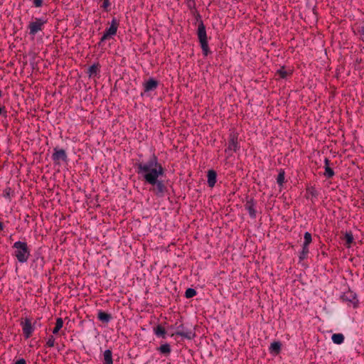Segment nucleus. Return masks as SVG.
<instances>
[{"label":"nucleus","mask_w":364,"mask_h":364,"mask_svg":"<svg viewBox=\"0 0 364 364\" xmlns=\"http://www.w3.org/2000/svg\"><path fill=\"white\" fill-rule=\"evenodd\" d=\"M139 168L146 172L144 178L152 185L151 191L158 196H162L166 191V186L158 177L164 173V168L157 163L156 158L152 156L150 161L144 165L140 164Z\"/></svg>","instance_id":"obj_1"},{"label":"nucleus","mask_w":364,"mask_h":364,"mask_svg":"<svg viewBox=\"0 0 364 364\" xmlns=\"http://www.w3.org/2000/svg\"><path fill=\"white\" fill-rule=\"evenodd\" d=\"M15 249L14 256L20 263L26 262L31 255V251L26 242L17 241L13 245Z\"/></svg>","instance_id":"obj_2"},{"label":"nucleus","mask_w":364,"mask_h":364,"mask_svg":"<svg viewBox=\"0 0 364 364\" xmlns=\"http://www.w3.org/2000/svg\"><path fill=\"white\" fill-rule=\"evenodd\" d=\"M47 23L48 19L46 18H33L27 26L28 34L35 36L38 33L44 30Z\"/></svg>","instance_id":"obj_3"},{"label":"nucleus","mask_w":364,"mask_h":364,"mask_svg":"<svg viewBox=\"0 0 364 364\" xmlns=\"http://www.w3.org/2000/svg\"><path fill=\"white\" fill-rule=\"evenodd\" d=\"M198 37L201 45L202 50L205 55H208L209 53V48L207 41V35L205 27L202 21H200L197 31Z\"/></svg>","instance_id":"obj_4"},{"label":"nucleus","mask_w":364,"mask_h":364,"mask_svg":"<svg viewBox=\"0 0 364 364\" xmlns=\"http://www.w3.org/2000/svg\"><path fill=\"white\" fill-rule=\"evenodd\" d=\"M119 23L116 18H113L111 22L110 26L107 28L102 38H100V41L99 44L100 45L102 42H105L107 40L112 38L114 36L116 35Z\"/></svg>","instance_id":"obj_5"},{"label":"nucleus","mask_w":364,"mask_h":364,"mask_svg":"<svg viewBox=\"0 0 364 364\" xmlns=\"http://www.w3.org/2000/svg\"><path fill=\"white\" fill-rule=\"evenodd\" d=\"M35 324L36 323H32L31 320L28 318H26L24 321L21 322V326L22 327V331L25 338H29L34 330H35Z\"/></svg>","instance_id":"obj_6"},{"label":"nucleus","mask_w":364,"mask_h":364,"mask_svg":"<svg viewBox=\"0 0 364 364\" xmlns=\"http://www.w3.org/2000/svg\"><path fill=\"white\" fill-rule=\"evenodd\" d=\"M53 151L54 152L51 158L55 164H60V161H66L68 160V156L64 149L55 148Z\"/></svg>","instance_id":"obj_7"},{"label":"nucleus","mask_w":364,"mask_h":364,"mask_svg":"<svg viewBox=\"0 0 364 364\" xmlns=\"http://www.w3.org/2000/svg\"><path fill=\"white\" fill-rule=\"evenodd\" d=\"M158 81L154 78H150L144 83V92L155 90L158 86Z\"/></svg>","instance_id":"obj_8"},{"label":"nucleus","mask_w":364,"mask_h":364,"mask_svg":"<svg viewBox=\"0 0 364 364\" xmlns=\"http://www.w3.org/2000/svg\"><path fill=\"white\" fill-rule=\"evenodd\" d=\"M237 149V134H231L230 139L228 144V147L226 151H236Z\"/></svg>","instance_id":"obj_9"},{"label":"nucleus","mask_w":364,"mask_h":364,"mask_svg":"<svg viewBox=\"0 0 364 364\" xmlns=\"http://www.w3.org/2000/svg\"><path fill=\"white\" fill-rule=\"evenodd\" d=\"M216 172L213 170H209L208 172V183L210 187H213L216 183Z\"/></svg>","instance_id":"obj_10"},{"label":"nucleus","mask_w":364,"mask_h":364,"mask_svg":"<svg viewBox=\"0 0 364 364\" xmlns=\"http://www.w3.org/2000/svg\"><path fill=\"white\" fill-rule=\"evenodd\" d=\"M97 318L103 323H108L111 320L112 316L105 311H99L97 314Z\"/></svg>","instance_id":"obj_11"},{"label":"nucleus","mask_w":364,"mask_h":364,"mask_svg":"<svg viewBox=\"0 0 364 364\" xmlns=\"http://www.w3.org/2000/svg\"><path fill=\"white\" fill-rule=\"evenodd\" d=\"M103 363L113 364L112 352L111 350H106L103 353Z\"/></svg>","instance_id":"obj_12"},{"label":"nucleus","mask_w":364,"mask_h":364,"mask_svg":"<svg viewBox=\"0 0 364 364\" xmlns=\"http://www.w3.org/2000/svg\"><path fill=\"white\" fill-rule=\"evenodd\" d=\"M100 72V65L98 63L93 64L88 69V74L90 77H93L97 75Z\"/></svg>","instance_id":"obj_13"},{"label":"nucleus","mask_w":364,"mask_h":364,"mask_svg":"<svg viewBox=\"0 0 364 364\" xmlns=\"http://www.w3.org/2000/svg\"><path fill=\"white\" fill-rule=\"evenodd\" d=\"M282 343L279 341L273 342L269 348L270 352L275 355L279 354L281 351Z\"/></svg>","instance_id":"obj_14"},{"label":"nucleus","mask_w":364,"mask_h":364,"mask_svg":"<svg viewBox=\"0 0 364 364\" xmlns=\"http://www.w3.org/2000/svg\"><path fill=\"white\" fill-rule=\"evenodd\" d=\"M324 175L327 178H331L334 175V172L331 168L329 167V160L325 159V173Z\"/></svg>","instance_id":"obj_15"},{"label":"nucleus","mask_w":364,"mask_h":364,"mask_svg":"<svg viewBox=\"0 0 364 364\" xmlns=\"http://www.w3.org/2000/svg\"><path fill=\"white\" fill-rule=\"evenodd\" d=\"M63 318H58L56 319L55 326L53 329V334H57L59 332V331L60 330V328L63 327Z\"/></svg>","instance_id":"obj_16"},{"label":"nucleus","mask_w":364,"mask_h":364,"mask_svg":"<svg viewBox=\"0 0 364 364\" xmlns=\"http://www.w3.org/2000/svg\"><path fill=\"white\" fill-rule=\"evenodd\" d=\"M175 334L181 336H183V337L186 338L188 339H191V338H193L195 336V333H193L192 331L184 332V331H176L175 333Z\"/></svg>","instance_id":"obj_17"},{"label":"nucleus","mask_w":364,"mask_h":364,"mask_svg":"<svg viewBox=\"0 0 364 364\" xmlns=\"http://www.w3.org/2000/svg\"><path fill=\"white\" fill-rule=\"evenodd\" d=\"M101 2L100 7L105 11L108 12L111 9V2L110 0H99Z\"/></svg>","instance_id":"obj_18"},{"label":"nucleus","mask_w":364,"mask_h":364,"mask_svg":"<svg viewBox=\"0 0 364 364\" xmlns=\"http://www.w3.org/2000/svg\"><path fill=\"white\" fill-rule=\"evenodd\" d=\"M332 340L333 343L336 344H341L344 340V337L341 333H335L332 336Z\"/></svg>","instance_id":"obj_19"},{"label":"nucleus","mask_w":364,"mask_h":364,"mask_svg":"<svg viewBox=\"0 0 364 364\" xmlns=\"http://www.w3.org/2000/svg\"><path fill=\"white\" fill-rule=\"evenodd\" d=\"M254 205L252 203V201H247V203H246V208L249 211V213L250 215L252 216V217H255V210L254 209Z\"/></svg>","instance_id":"obj_20"},{"label":"nucleus","mask_w":364,"mask_h":364,"mask_svg":"<svg viewBox=\"0 0 364 364\" xmlns=\"http://www.w3.org/2000/svg\"><path fill=\"white\" fill-rule=\"evenodd\" d=\"M159 350H160V352L161 353H164V354H169L171 352L170 346L167 343L161 345L159 347Z\"/></svg>","instance_id":"obj_21"},{"label":"nucleus","mask_w":364,"mask_h":364,"mask_svg":"<svg viewBox=\"0 0 364 364\" xmlns=\"http://www.w3.org/2000/svg\"><path fill=\"white\" fill-rule=\"evenodd\" d=\"M277 73L280 76L281 78H286L287 75L291 74V72H287L284 70V68L282 67L279 70L277 71Z\"/></svg>","instance_id":"obj_22"},{"label":"nucleus","mask_w":364,"mask_h":364,"mask_svg":"<svg viewBox=\"0 0 364 364\" xmlns=\"http://www.w3.org/2000/svg\"><path fill=\"white\" fill-rule=\"evenodd\" d=\"M345 238L346 240L347 247H349L350 244L353 241V236L352 232H346L345 234Z\"/></svg>","instance_id":"obj_23"},{"label":"nucleus","mask_w":364,"mask_h":364,"mask_svg":"<svg viewBox=\"0 0 364 364\" xmlns=\"http://www.w3.org/2000/svg\"><path fill=\"white\" fill-rule=\"evenodd\" d=\"M155 333L159 336H164V335L166 333V331H165V328L164 327H162L161 326H158L155 328Z\"/></svg>","instance_id":"obj_24"},{"label":"nucleus","mask_w":364,"mask_h":364,"mask_svg":"<svg viewBox=\"0 0 364 364\" xmlns=\"http://www.w3.org/2000/svg\"><path fill=\"white\" fill-rule=\"evenodd\" d=\"M304 240V246H308L311 242V235L309 232H306Z\"/></svg>","instance_id":"obj_25"},{"label":"nucleus","mask_w":364,"mask_h":364,"mask_svg":"<svg viewBox=\"0 0 364 364\" xmlns=\"http://www.w3.org/2000/svg\"><path fill=\"white\" fill-rule=\"evenodd\" d=\"M196 294V291L193 289L188 288L186 291V298H191V297L194 296Z\"/></svg>","instance_id":"obj_26"},{"label":"nucleus","mask_w":364,"mask_h":364,"mask_svg":"<svg viewBox=\"0 0 364 364\" xmlns=\"http://www.w3.org/2000/svg\"><path fill=\"white\" fill-rule=\"evenodd\" d=\"M55 338L53 336H50L46 342V346L49 348H52L55 345Z\"/></svg>","instance_id":"obj_27"},{"label":"nucleus","mask_w":364,"mask_h":364,"mask_svg":"<svg viewBox=\"0 0 364 364\" xmlns=\"http://www.w3.org/2000/svg\"><path fill=\"white\" fill-rule=\"evenodd\" d=\"M284 181V172L281 171L277 176V183L282 186Z\"/></svg>","instance_id":"obj_28"},{"label":"nucleus","mask_w":364,"mask_h":364,"mask_svg":"<svg viewBox=\"0 0 364 364\" xmlns=\"http://www.w3.org/2000/svg\"><path fill=\"white\" fill-rule=\"evenodd\" d=\"M309 252V249H308V246H303V250H302V252L301 253V255L299 257V259L300 260H302L305 258L306 254L308 253Z\"/></svg>","instance_id":"obj_29"},{"label":"nucleus","mask_w":364,"mask_h":364,"mask_svg":"<svg viewBox=\"0 0 364 364\" xmlns=\"http://www.w3.org/2000/svg\"><path fill=\"white\" fill-rule=\"evenodd\" d=\"M43 0H33V4L36 7L38 8L43 5Z\"/></svg>","instance_id":"obj_30"},{"label":"nucleus","mask_w":364,"mask_h":364,"mask_svg":"<svg viewBox=\"0 0 364 364\" xmlns=\"http://www.w3.org/2000/svg\"><path fill=\"white\" fill-rule=\"evenodd\" d=\"M307 191L313 196H316L317 195L315 188L313 187L308 188Z\"/></svg>","instance_id":"obj_31"},{"label":"nucleus","mask_w":364,"mask_h":364,"mask_svg":"<svg viewBox=\"0 0 364 364\" xmlns=\"http://www.w3.org/2000/svg\"><path fill=\"white\" fill-rule=\"evenodd\" d=\"M1 114H4V116L5 117H7V114H6V111L5 110V107L3 106V107H0V115Z\"/></svg>","instance_id":"obj_32"},{"label":"nucleus","mask_w":364,"mask_h":364,"mask_svg":"<svg viewBox=\"0 0 364 364\" xmlns=\"http://www.w3.org/2000/svg\"><path fill=\"white\" fill-rule=\"evenodd\" d=\"M15 364H26V362L23 358H21L18 360Z\"/></svg>","instance_id":"obj_33"},{"label":"nucleus","mask_w":364,"mask_h":364,"mask_svg":"<svg viewBox=\"0 0 364 364\" xmlns=\"http://www.w3.org/2000/svg\"><path fill=\"white\" fill-rule=\"evenodd\" d=\"M4 228V226L1 222H0V231H2Z\"/></svg>","instance_id":"obj_34"},{"label":"nucleus","mask_w":364,"mask_h":364,"mask_svg":"<svg viewBox=\"0 0 364 364\" xmlns=\"http://www.w3.org/2000/svg\"><path fill=\"white\" fill-rule=\"evenodd\" d=\"M1 339H2V336H0V340H1Z\"/></svg>","instance_id":"obj_35"}]
</instances>
